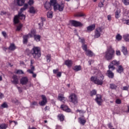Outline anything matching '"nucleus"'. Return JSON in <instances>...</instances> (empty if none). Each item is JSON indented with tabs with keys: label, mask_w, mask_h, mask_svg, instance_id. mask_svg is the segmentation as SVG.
<instances>
[{
	"label": "nucleus",
	"mask_w": 129,
	"mask_h": 129,
	"mask_svg": "<svg viewBox=\"0 0 129 129\" xmlns=\"http://www.w3.org/2000/svg\"><path fill=\"white\" fill-rule=\"evenodd\" d=\"M51 7V5L50 4V3L49 2H46L44 5V8L46 9V10H50V8Z\"/></svg>",
	"instance_id": "nucleus-28"
},
{
	"label": "nucleus",
	"mask_w": 129,
	"mask_h": 129,
	"mask_svg": "<svg viewBox=\"0 0 129 129\" xmlns=\"http://www.w3.org/2000/svg\"><path fill=\"white\" fill-rule=\"evenodd\" d=\"M42 100L41 102H39V104L41 106H44V105H45V104L47 103V98H46V96L45 95H42L41 96Z\"/></svg>",
	"instance_id": "nucleus-10"
},
{
	"label": "nucleus",
	"mask_w": 129,
	"mask_h": 129,
	"mask_svg": "<svg viewBox=\"0 0 129 129\" xmlns=\"http://www.w3.org/2000/svg\"><path fill=\"white\" fill-rule=\"evenodd\" d=\"M82 49L84 51H85L86 52V51L87 50V45H86V44H84L82 45Z\"/></svg>",
	"instance_id": "nucleus-47"
},
{
	"label": "nucleus",
	"mask_w": 129,
	"mask_h": 129,
	"mask_svg": "<svg viewBox=\"0 0 129 129\" xmlns=\"http://www.w3.org/2000/svg\"><path fill=\"white\" fill-rule=\"evenodd\" d=\"M71 24L74 27H82V26H83V24H82L81 22H78L75 20H72L71 21Z\"/></svg>",
	"instance_id": "nucleus-8"
},
{
	"label": "nucleus",
	"mask_w": 129,
	"mask_h": 129,
	"mask_svg": "<svg viewBox=\"0 0 129 129\" xmlns=\"http://www.w3.org/2000/svg\"><path fill=\"white\" fill-rule=\"evenodd\" d=\"M60 108L66 111V112H70L71 111V109L68 107V106L66 105H61L60 106Z\"/></svg>",
	"instance_id": "nucleus-15"
},
{
	"label": "nucleus",
	"mask_w": 129,
	"mask_h": 129,
	"mask_svg": "<svg viewBox=\"0 0 129 129\" xmlns=\"http://www.w3.org/2000/svg\"><path fill=\"white\" fill-rule=\"evenodd\" d=\"M1 107H2V108H6V107H8V104L4 103L1 105Z\"/></svg>",
	"instance_id": "nucleus-53"
},
{
	"label": "nucleus",
	"mask_w": 129,
	"mask_h": 129,
	"mask_svg": "<svg viewBox=\"0 0 129 129\" xmlns=\"http://www.w3.org/2000/svg\"><path fill=\"white\" fill-rule=\"evenodd\" d=\"M109 70L108 71H113L114 69H115V67L114 66L111 65V64H110V65L108 66Z\"/></svg>",
	"instance_id": "nucleus-37"
},
{
	"label": "nucleus",
	"mask_w": 129,
	"mask_h": 129,
	"mask_svg": "<svg viewBox=\"0 0 129 129\" xmlns=\"http://www.w3.org/2000/svg\"><path fill=\"white\" fill-rule=\"evenodd\" d=\"M54 11H59V12H63V10H64V4H58L56 6H54Z\"/></svg>",
	"instance_id": "nucleus-6"
},
{
	"label": "nucleus",
	"mask_w": 129,
	"mask_h": 129,
	"mask_svg": "<svg viewBox=\"0 0 129 129\" xmlns=\"http://www.w3.org/2000/svg\"><path fill=\"white\" fill-rule=\"evenodd\" d=\"M28 4L29 6H32L34 5V0H29L28 2Z\"/></svg>",
	"instance_id": "nucleus-52"
},
{
	"label": "nucleus",
	"mask_w": 129,
	"mask_h": 129,
	"mask_svg": "<svg viewBox=\"0 0 129 129\" xmlns=\"http://www.w3.org/2000/svg\"><path fill=\"white\" fill-rule=\"evenodd\" d=\"M84 16H85V15L83 13H80L77 15V17H84Z\"/></svg>",
	"instance_id": "nucleus-56"
},
{
	"label": "nucleus",
	"mask_w": 129,
	"mask_h": 129,
	"mask_svg": "<svg viewBox=\"0 0 129 129\" xmlns=\"http://www.w3.org/2000/svg\"><path fill=\"white\" fill-rule=\"evenodd\" d=\"M86 55H87V56H89V57H92L94 54L91 50H88L86 51Z\"/></svg>",
	"instance_id": "nucleus-25"
},
{
	"label": "nucleus",
	"mask_w": 129,
	"mask_h": 129,
	"mask_svg": "<svg viewBox=\"0 0 129 129\" xmlns=\"http://www.w3.org/2000/svg\"><path fill=\"white\" fill-rule=\"evenodd\" d=\"M32 37H33V33H29L27 35H24L23 36V44H27L28 43V39Z\"/></svg>",
	"instance_id": "nucleus-9"
},
{
	"label": "nucleus",
	"mask_w": 129,
	"mask_h": 129,
	"mask_svg": "<svg viewBox=\"0 0 129 129\" xmlns=\"http://www.w3.org/2000/svg\"><path fill=\"white\" fill-rule=\"evenodd\" d=\"M129 89V86H123L122 87H121V89H122V90H125L126 91H128Z\"/></svg>",
	"instance_id": "nucleus-43"
},
{
	"label": "nucleus",
	"mask_w": 129,
	"mask_h": 129,
	"mask_svg": "<svg viewBox=\"0 0 129 129\" xmlns=\"http://www.w3.org/2000/svg\"><path fill=\"white\" fill-rule=\"evenodd\" d=\"M8 126V124L2 123L0 124V129H7Z\"/></svg>",
	"instance_id": "nucleus-30"
},
{
	"label": "nucleus",
	"mask_w": 129,
	"mask_h": 129,
	"mask_svg": "<svg viewBox=\"0 0 129 129\" xmlns=\"http://www.w3.org/2000/svg\"><path fill=\"white\" fill-rule=\"evenodd\" d=\"M116 54L117 55V56H120V51L116 50Z\"/></svg>",
	"instance_id": "nucleus-60"
},
{
	"label": "nucleus",
	"mask_w": 129,
	"mask_h": 129,
	"mask_svg": "<svg viewBox=\"0 0 129 129\" xmlns=\"http://www.w3.org/2000/svg\"><path fill=\"white\" fill-rule=\"evenodd\" d=\"M122 37L119 34H117L116 36V39L117 40V41H120V40H121L122 39Z\"/></svg>",
	"instance_id": "nucleus-46"
},
{
	"label": "nucleus",
	"mask_w": 129,
	"mask_h": 129,
	"mask_svg": "<svg viewBox=\"0 0 129 129\" xmlns=\"http://www.w3.org/2000/svg\"><path fill=\"white\" fill-rule=\"evenodd\" d=\"M16 74H24V72L21 70H18L16 72Z\"/></svg>",
	"instance_id": "nucleus-49"
},
{
	"label": "nucleus",
	"mask_w": 129,
	"mask_h": 129,
	"mask_svg": "<svg viewBox=\"0 0 129 129\" xmlns=\"http://www.w3.org/2000/svg\"><path fill=\"white\" fill-rule=\"evenodd\" d=\"M107 76L109 78H113L114 77V74L111 71H107Z\"/></svg>",
	"instance_id": "nucleus-23"
},
{
	"label": "nucleus",
	"mask_w": 129,
	"mask_h": 129,
	"mask_svg": "<svg viewBox=\"0 0 129 129\" xmlns=\"http://www.w3.org/2000/svg\"><path fill=\"white\" fill-rule=\"evenodd\" d=\"M107 19H108V21H111V15H108Z\"/></svg>",
	"instance_id": "nucleus-64"
},
{
	"label": "nucleus",
	"mask_w": 129,
	"mask_h": 129,
	"mask_svg": "<svg viewBox=\"0 0 129 129\" xmlns=\"http://www.w3.org/2000/svg\"><path fill=\"white\" fill-rule=\"evenodd\" d=\"M31 53L34 59H39L41 57V48L38 46H34Z\"/></svg>",
	"instance_id": "nucleus-3"
},
{
	"label": "nucleus",
	"mask_w": 129,
	"mask_h": 129,
	"mask_svg": "<svg viewBox=\"0 0 129 129\" xmlns=\"http://www.w3.org/2000/svg\"><path fill=\"white\" fill-rule=\"evenodd\" d=\"M122 2L125 6H128L129 5V0H122Z\"/></svg>",
	"instance_id": "nucleus-44"
},
{
	"label": "nucleus",
	"mask_w": 129,
	"mask_h": 129,
	"mask_svg": "<svg viewBox=\"0 0 129 129\" xmlns=\"http://www.w3.org/2000/svg\"><path fill=\"white\" fill-rule=\"evenodd\" d=\"M114 65L115 66H118L119 65V61H117L116 60L112 61L111 64Z\"/></svg>",
	"instance_id": "nucleus-32"
},
{
	"label": "nucleus",
	"mask_w": 129,
	"mask_h": 129,
	"mask_svg": "<svg viewBox=\"0 0 129 129\" xmlns=\"http://www.w3.org/2000/svg\"><path fill=\"white\" fill-rule=\"evenodd\" d=\"M46 59L47 63H49L50 62L51 59V55L47 54L46 56Z\"/></svg>",
	"instance_id": "nucleus-36"
},
{
	"label": "nucleus",
	"mask_w": 129,
	"mask_h": 129,
	"mask_svg": "<svg viewBox=\"0 0 129 129\" xmlns=\"http://www.w3.org/2000/svg\"><path fill=\"white\" fill-rule=\"evenodd\" d=\"M19 19H20V20H25L26 16L25 15L22 14V13L19 12L18 15H16L14 18V23L15 24H19V23H20Z\"/></svg>",
	"instance_id": "nucleus-4"
},
{
	"label": "nucleus",
	"mask_w": 129,
	"mask_h": 129,
	"mask_svg": "<svg viewBox=\"0 0 129 129\" xmlns=\"http://www.w3.org/2000/svg\"><path fill=\"white\" fill-rule=\"evenodd\" d=\"M37 104H38L37 102L34 101L32 103H31V106H33V105H37Z\"/></svg>",
	"instance_id": "nucleus-61"
},
{
	"label": "nucleus",
	"mask_w": 129,
	"mask_h": 129,
	"mask_svg": "<svg viewBox=\"0 0 129 129\" xmlns=\"http://www.w3.org/2000/svg\"><path fill=\"white\" fill-rule=\"evenodd\" d=\"M49 4L50 6L53 7V10L54 9V7H56L58 3H57V0H50Z\"/></svg>",
	"instance_id": "nucleus-21"
},
{
	"label": "nucleus",
	"mask_w": 129,
	"mask_h": 129,
	"mask_svg": "<svg viewBox=\"0 0 129 129\" xmlns=\"http://www.w3.org/2000/svg\"><path fill=\"white\" fill-rule=\"evenodd\" d=\"M79 123H80V124H82V125H84V124L86 123V119H85V117L82 116L80 118H79Z\"/></svg>",
	"instance_id": "nucleus-13"
},
{
	"label": "nucleus",
	"mask_w": 129,
	"mask_h": 129,
	"mask_svg": "<svg viewBox=\"0 0 129 129\" xmlns=\"http://www.w3.org/2000/svg\"><path fill=\"white\" fill-rule=\"evenodd\" d=\"M2 35L4 37L8 38V35L7 34V33H2Z\"/></svg>",
	"instance_id": "nucleus-62"
},
{
	"label": "nucleus",
	"mask_w": 129,
	"mask_h": 129,
	"mask_svg": "<svg viewBox=\"0 0 129 129\" xmlns=\"http://www.w3.org/2000/svg\"><path fill=\"white\" fill-rule=\"evenodd\" d=\"M110 88H111V89H116V88H117V86L114 84H111L110 85Z\"/></svg>",
	"instance_id": "nucleus-39"
},
{
	"label": "nucleus",
	"mask_w": 129,
	"mask_h": 129,
	"mask_svg": "<svg viewBox=\"0 0 129 129\" xmlns=\"http://www.w3.org/2000/svg\"><path fill=\"white\" fill-rule=\"evenodd\" d=\"M9 50H11V51H14V50H16V46H15V44H11L9 47Z\"/></svg>",
	"instance_id": "nucleus-35"
},
{
	"label": "nucleus",
	"mask_w": 129,
	"mask_h": 129,
	"mask_svg": "<svg viewBox=\"0 0 129 129\" xmlns=\"http://www.w3.org/2000/svg\"><path fill=\"white\" fill-rule=\"evenodd\" d=\"M117 72H118V73H121L123 72V68H122L121 66H119L118 70H117Z\"/></svg>",
	"instance_id": "nucleus-33"
},
{
	"label": "nucleus",
	"mask_w": 129,
	"mask_h": 129,
	"mask_svg": "<svg viewBox=\"0 0 129 129\" xmlns=\"http://www.w3.org/2000/svg\"><path fill=\"white\" fill-rule=\"evenodd\" d=\"M99 8H103V6H104V5H103V3H102V2H100L99 3Z\"/></svg>",
	"instance_id": "nucleus-58"
},
{
	"label": "nucleus",
	"mask_w": 129,
	"mask_h": 129,
	"mask_svg": "<svg viewBox=\"0 0 129 129\" xmlns=\"http://www.w3.org/2000/svg\"><path fill=\"white\" fill-rule=\"evenodd\" d=\"M29 13L30 14H35L36 13V10L34 7H31L29 8Z\"/></svg>",
	"instance_id": "nucleus-31"
},
{
	"label": "nucleus",
	"mask_w": 129,
	"mask_h": 129,
	"mask_svg": "<svg viewBox=\"0 0 129 129\" xmlns=\"http://www.w3.org/2000/svg\"><path fill=\"white\" fill-rule=\"evenodd\" d=\"M96 101L98 105H101V103H102V99L101 98V95H96Z\"/></svg>",
	"instance_id": "nucleus-11"
},
{
	"label": "nucleus",
	"mask_w": 129,
	"mask_h": 129,
	"mask_svg": "<svg viewBox=\"0 0 129 129\" xmlns=\"http://www.w3.org/2000/svg\"><path fill=\"white\" fill-rule=\"evenodd\" d=\"M79 41L81 42V43H82L83 45L84 44V43H85V40L84 39V38H81L79 37Z\"/></svg>",
	"instance_id": "nucleus-48"
},
{
	"label": "nucleus",
	"mask_w": 129,
	"mask_h": 129,
	"mask_svg": "<svg viewBox=\"0 0 129 129\" xmlns=\"http://www.w3.org/2000/svg\"><path fill=\"white\" fill-rule=\"evenodd\" d=\"M121 51L125 56H126V55L128 54V53L127 52V49H126V47L124 46L121 47Z\"/></svg>",
	"instance_id": "nucleus-24"
},
{
	"label": "nucleus",
	"mask_w": 129,
	"mask_h": 129,
	"mask_svg": "<svg viewBox=\"0 0 129 129\" xmlns=\"http://www.w3.org/2000/svg\"><path fill=\"white\" fill-rule=\"evenodd\" d=\"M81 66H76L73 68V70L76 71V72H78V71H80L81 70Z\"/></svg>",
	"instance_id": "nucleus-26"
},
{
	"label": "nucleus",
	"mask_w": 129,
	"mask_h": 129,
	"mask_svg": "<svg viewBox=\"0 0 129 129\" xmlns=\"http://www.w3.org/2000/svg\"><path fill=\"white\" fill-rule=\"evenodd\" d=\"M69 99L70 102H72L74 104H76L78 102V99H77V96L75 94H72L69 96Z\"/></svg>",
	"instance_id": "nucleus-5"
},
{
	"label": "nucleus",
	"mask_w": 129,
	"mask_h": 129,
	"mask_svg": "<svg viewBox=\"0 0 129 129\" xmlns=\"http://www.w3.org/2000/svg\"><path fill=\"white\" fill-rule=\"evenodd\" d=\"M12 82L13 84H19V78H18V76H17V75H14L13 76Z\"/></svg>",
	"instance_id": "nucleus-12"
},
{
	"label": "nucleus",
	"mask_w": 129,
	"mask_h": 129,
	"mask_svg": "<svg viewBox=\"0 0 129 129\" xmlns=\"http://www.w3.org/2000/svg\"><path fill=\"white\" fill-rule=\"evenodd\" d=\"M77 111L80 112V114H84V113H85V111H84V110H78Z\"/></svg>",
	"instance_id": "nucleus-55"
},
{
	"label": "nucleus",
	"mask_w": 129,
	"mask_h": 129,
	"mask_svg": "<svg viewBox=\"0 0 129 129\" xmlns=\"http://www.w3.org/2000/svg\"><path fill=\"white\" fill-rule=\"evenodd\" d=\"M123 39L126 42H129V34L124 35Z\"/></svg>",
	"instance_id": "nucleus-41"
},
{
	"label": "nucleus",
	"mask_w": 129,
	"mask_h": 129,
	"mask_svg": "<svg viewBox=\"0 0 129 129\" xmlns=\"http://www.w3.org/2000/svg\"><path fill=\"white\" fill-rule=\"evenodd\" d=\"M0 15L1 16H5V15H7V12L6 11H2Z\"/></svg>",
	"instance_id": "nucleus-57"
},
{
	"label": "nucleus",
	"mask_w": 129,
	"mask_h": 129,
	"mask_svg": "<svg viewBox=\"0 0 129 129\" xmlns=\"http://www.w3.org/2000/svg\"><path fill=\"white\" fill-rule=\"evenodd\" d=\"M115 102L116 104H120L121 103V100L119 99H116Z\"/></svg>",
	"instance_id": "nucleus-51"
},
{
	"label": "nucleus",
	"mask_w": 129,
	"mask_h": 129,
	"mask_svg": "<svg viewBox=\"0 0 129 129\" xmlns=\"http://www.w3.org/2000/svg\"><path fill=\"white\" fill-rule=\"evenodd\" d=\"M96 32L97 33H101V32H103V28H102L101 27H98L96 29Z\"/></svg>",
	"instance_id": "nucleus-38"
},
{
	"label": "nucleus",
	"mask_w": 129,
	"mask_h": 129,
	"mask_svg": "<svg viewBox=\"0 0 129 129\" xmlns=\"http://www.w3.org/2000/svg\"><path fill=\"white\" fill-rule=\"evenodd\" d=\"M95 24H92L90 25L87 27V30L88 32H92L94 29H95Z\"/></svg>",
	"instance_id": "nucleus-20"
},
{
	"label": "nucleus",
	"mask_w": 129,
	"mask_h": 129,
	"mask_svg": "<svg viewBox=\"0 0 129 129\" xmlns=\"http://www.w3.org/2000/svg\"><path fill=\"white\" fill-rule=\"evenodd\" d=\"M96 90H93L92 91L90 92V95L91 96H93V95H96Z\"/></svg>",
	"instance_id": "nucleus-45"
},
{
	"label": "nucleus",
	"mask_w": 129,
	"mask_h": 129,
	"mask_svg": "<svg viewBox=\"0 0 129 129\" xmlns=\"http://www.w3.org/2000/svg\"><path fill=\"white\" fill-rule=\"evenodd\" d=\"M47 18L49 19H52L53 18V12L49 11L47 14Z\"/></svg>",
	"instance_id": "nucleus-34"
},
{
	"label": "nucleus",
	"mask_w": 129,
	"mask_h": 129,
	"mask_svg": "<svg viewBox=\"0 0 129 129\" xmlns=\"http://www.w3.org/2000/svg\"><path fill=\"white\" fill-rule=\"evenodd\" d=\"M64 65H66L69 68L72 67L73 65V61L70 59L66 60L64 61Z\"/></svg>",
	"instance_id": "nucleus-14"
},
{
	"label": "nucleus",
	"mask_w": 129,
	"mask_h": 129,
	"mask_svg": "<svg viewBox=\"0 0 129 129\" xmlns=\"http://www.w3.org/2000/svg\"><path fill=\"white\" fill-rule=\"evenodd\" d=\"M35 63V60H34L33 59H31V64H30V67H34V66H33V64Z\"/></svg>",
	"instance_id": "nucleus-59"
},
{
	"label": "nucleus",
	"mask_w": 129,
	"mask_h": 129,
	"mask_svg": "<svg viewBox=\"0 0 129 129\" xmlns=\"http://www.w3.org/2000/svg\"><path fill=\"white\" fill-rule=\"evenodd\" d=\"M120 13H121L120 9H117L115 13V18L116 19H119V18H120Z\"/></svg>",
	"instance_id": "nucleus-19"
},
{
	"label": "nucleus",
	"mask_w": 129,
	"mask_h": 129,
	"mask_svg": "<svg viewBox=\"0 0 129 129\" xmlns=\"http://www.w3.org/2000/svg\"><path fill=\"white\" fill-rule=\"evenodd\" d=\"M114 53H115L114 49L111 47H109L104 53V57L108 61H109V60H112V58L114 57Z\"/></svg>",
	"instance_id": "nucleus-2"
},
{
	"label": "nucleus",
	"mask_w": 129,
	"mask_h": 129,
	"mask_svg": "<svg viewBox=\"0 0 129 129\" xmlns=\"http://www.w3.org/2000/svg\"><path fill=\"white\" fill-rule=\"evenodd\" d=\"M20 83L22 85H27L29 83V79L27 77H23L20 80Z\"/></svg>",
	"instance_id": "nucleus-7"
},
{
	"label": "nucleus",
	"mask_w": 129,
	"mask_h": 129,
	"mask_svg": "<svg viewBox=\"0 0 129 129\" xmlns=\"http://www.w3.org/2000/svg\"><path fill=\"white\" fill-rule=\"evenodd\" d=\"M4 97V94L0 93V99H3Z\"/></svg>",
	"instance_id": "nucleus-63"
},
{
	"label": "nucleus",
	"mask_w": 129,
	"mask_h": 129,
	"mask_svg": "<svg viewBox=\"0 0 129 129\" xmlns=\"http://www.w3.org/2000/svg\"><path fill=\"white\" fill-rule=\"evenodd\" d=\"M58 99L62 102H65L67 99L64 97V95L59 94L58 96Z\"/></svg>",
	"instance_id": "nucleus-16"
},
{
	"label": "nucleus",
	"mask_w": 129,
	"mask_h": 129,
	"mask_svg": "<svg viewBox=\"0 0 129 129\" xmlns=\"http://www.w3.org/2000/svg\"><path fill=\"white\" fill-rule=\"evenodd\" d=\"M122 22L123 23V24H126V25H127L128 26H129V20H125V19H123L122 20Z\"/></svg>",
	"instance_id": "nucleus-42"
},
{
	"label": "nucleus",
	"mask_w": 129,
	"mask_h": 129,
	"mask_svg": "<svg viewBox=\"0 0 129 129\" xmlns=\"http://www.w3.org/2000/svg\"><path fill=\"white\" fill-rule=\"evenodd\" d=\"M15 3H16L19 7H22L25 4V0H15Z\"/></svg>",
	"instance_id": "nucleus-18"
},
{
	"label": "nucleus",
	"mask_w": 129,
	"mask_h": 129,
	"mask_svg": "<svg viewBox=\"0 0 129 129\" xmlns=\"http://www.w3.org/2000/svg\"><path fill=\"white\" fill-rule=\"evenodd\" d=\"M46 21V19L44 18H41V22L38 24L39 26V29H42L43 26H44V22Z\"/></svg>",
	"instance_id": "nucleus-22"
},
{
	"label": "nucleus",
	"mask_w": 129,
	"mask_h": 129,
	"mask_svg": "<svg viewBox=\"0 0 129 129\" xmlns=\"http://www.w3.org/2000/svg\"><path fill=\"white\" fill-rule=\"evenodd\" d=\"M100 37V33H96L94 35L95 38H99Z\"/></svg>",
	"instance_id": "nucleus-54"
},
{
	"label": "nucleus",
	"mask_w": 129,
	"mask_h": 129,
	"mask_svg": "<svg viewBox=\"0 0 129 129\" xmlns=\"http://www.w3.org/2000/svg\"><path fill=\"white\" fill-rule=\"evenodd\" d=\"M34 71H35V67H31V69L27 70V72L30 74H33L34 73Z\"/></svg>",
	"instance_id": "nucleus-29"
},
{
	"label": "nucleus",
	"mask_w": 129,
	"mask_h": 129,
	"mask_svg": "<svg viewBox=\"0 0 129 129\" xmlns=\"http://www.w3.org/2000/svg\"><path fill=\"white\" fill-rule=\"evenodd\" d=\"M22 27H23L22 24H20L18 26H17V29H16L17 31L19 32V31H21V29H22Z\"/></svg>",
	"instance_id": "nucleus-50"
},
{
	"label": "nucleus",
	"mask_w": 129,
	"mask_h": 129,
	"mask_svg": "<svg viewBox=\"0 0 129 129\" xmlns=\"http://www.w3.org/2000/svg\"><path fill=\"white\" fill-rule=\"evenodd\" d=\"M58 117L60 121H63V120H64V115L59 114L58 115Z\"/></svg>",
	"instance_id": "nucleus-40"
},
{
	"label": "nucleus",
	"mask_w": 129,
	"mask_h": 129,
	"mask_svg": "<svg viewBox=\"0 0 129 129\" xmlns=\"http://www.w3.org/2000/svg\"><path fill=\"white\" fill-rule=\"evenodd\" d=\"M26 9H28V4H25L23 8H21L19 13H23V12L25 11Z\"/></svg>",
	"instance_id": "nucleus-27"
},
{
	"label": "nucleus",
	"mask_w": 129,
	"mask_h": 129,
	"mask_svg": "<svg viewBox=\"0 0 129 129\" xmlns=\"http://www.w3.org/2000/svg\"><path fill=\"white\" fill-rule=\"evenodd\" d=\"M91 81L97 85H102L104 76L101 74H99L97 76H92L90 78Z\"/></svg>",
	"instance_id": "nucleus-1"
},
{
	"label": "nucleus",
	"mask_w": 129,
	"mask_h": 129,
	"mask_svg": "<svg viewBox=\"0 0 129 129\" xmlns=\"http://www.w3.org/2000/svg\"><path fill=\"white\" fill-rule=\"evenodd\" d=\"M32 33V37H33L35 41L36 42H40L41 40V36L39 35H35V33Z\"/></svg>",
	"instance_id": "nucleus-17"
}]
</instances>
